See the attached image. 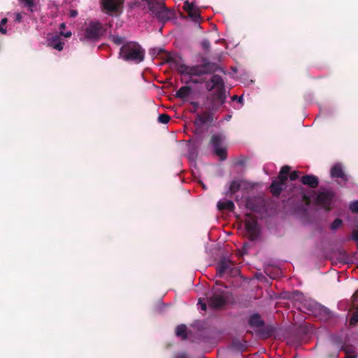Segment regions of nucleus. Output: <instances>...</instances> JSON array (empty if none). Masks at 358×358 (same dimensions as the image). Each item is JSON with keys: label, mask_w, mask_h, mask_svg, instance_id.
<instances>
[{"label": "nucleus", "mask_w": 358, "mask_h": 358, "mask_svg": "<svg viewBox=\"0 0 358 358\" xmlns=\"http://www.w3.org/2000/svg\"><path fill=\"white\" fill-rule=\"evenodd\" d=\"M206 87L209 92L215 90L207 97L209 103L203 108V112L196 113L194 124L197 132H201L203 126H210L213 123L215 113L225 103L227 99L224 82L220 76L213 74L209 81L206 82Z\"/></svg>", "instance_id": "1"}, {"label": "nucleus", "mask_w": 358, "mask_h": 358, "mask_svg": "<svg viewBox=\"0 0 358 358\" xmlns=\"http://www.w3.org/2000/svg\"><path fill=\"white\" fill-rule=\"evenodd\" d=\"M202 64L189 66L185 64H178L177 70L180 74L192 76H202L213 74L220 69L217 64L210 62L206 58H202Z\"/></svg>", "instance_id": "2"}, {"label": "nucleus", "mask_w": 358, "mask_h": 358, "mask_svg": "<svg viewBox=\"0 0 358 358\" xmlns=\"http://www.w3.org/2000/svg\"><path fill=\"white\" fill-rule=\"evenodd\" d=\"M145 50L136 41H127L120 48L118 57L129 63L139 64L145 59Z\"/></svg>", "instance_id": "3"}, {"label": "nucleus", "mask_w": 358, "mask_h": 358, "mask_svg": "<svg viewBox=\"0 0 358 358\" xmlns=\"http://www.w3.org/2000/svg\"><path fill=\"white\" fill-rule=\"evenodd\" d=\"M290 169L291 167L289 166H283L279 172L278 178L272 181L269 189L273 196H279L282 191L286 188Z\"/></svg>", "instance_id": "4"}, {"label": "nucleus", "mask_w": 358, "mask_h": 358, "mask_svg": "<svg viewBox=\"0 0 358 358\" xmlns=\"http://www.w3.org/2000/svg\"><path fill=\"white\" fill-rule=\"evenodd\" d=\"M216 272L217 275L220 278H222L224 274H227L230 277H236L240 274L241 271L234 262L223 258L218 262Z\"/></svg>", "instance_id": "5"}, {"label": "nucleus", "mask_w": 358, "mask_h": 358, "mask_svg": "<svg viewBox=\"0 0 358 358\" xmlns=\"http://www.w3.org/2000/svg\"><path fill=\"white\" fill-rule=\"evenodd\" d=\"M106 31V29L99 22H90L84 31V38L81 41H96Z\"/></svg>", "instance_id": "6"}, {"label": "nucleus", "mask_w": 358, "mask_h": 358, "mask_svg": "<svg viewBox=\"0 0 358 358\" xmlns=\"http://www.w3.org/2000/svg\"><path fill=\"white\" fill-rule=\"evenodd\" d=\"M228 300L227 292L224 289H214L212 295L208 298V306L213 309H220L224 306Z\"/></svg>", "instance_id": "7"}, {"label": "nucleus", "mask_w": 358, "mask_h": 358, "mask_svg": "<svg viewBox=\"0 0 358 358\" xmlns=\"http://www.w3.org/2000/svg\"><path fill=\"white\" fill-rule=\"evenodd\" d=\"M334 197L335 194L331 190L321 191L317 195L316 203L329 211L331 208V205Z\"/></svg>", "instance_id": "8"}, {"label": "nucleus", "mask_w": 358, "mask_h": 358, "mask_svg": "<svg viewBox=\"0 0 358 358\" xmlns=\"http://www.w3.org/2000/svg\"><path fill=\"white\" fill-rule=\"evenodd\" d=\"M124 0H101V6L108 15L120 13Z\"/></svg>", "instance_id": "9"}, {"label": "nucleus", "mask_w": 358, "mask_h": 358, "mask_svg": "<svg viewBox=\"0 0 358 358\" xmlns=\"http://www.w3.org/2000/svg\"><path fill=\"white\" fill-rule=\"evenodd\" d=\"M248 218H247L245 221V227L248 234L249 239L251 241H255L257 238L259 236V228L257 226V220L247 215Z\"/></svg>", "instance_id": "10"}, {"label": "nucleus", "mask_w": 358, "mask_h": 358, "mask_svg": "<svg viewBox=\"0 0 358 358\" xmlns=\"http://www.w3.org/2000/svg\"><path fill=\"white\" fill-rule=\"evenodd\" d=\"M249 183L243 180H233L231 182L229 190L226 192V196L231 197L235 193L241 189H248Z\"/></svg>", "instance_id": "11"}, {"label": "nucleus", "mask_w": 358, "mask_h": 358, "mask_svg": "<svg viewBox=\"0 0 358 358\" xmlns=\"http://www.w3.org/2000/svg\"><path fill=\"white\" fill-rule=\"evenodd\" d=\"M175 11L171 9H169L165 4L163 6L159 11L155 15L159 21L162 22H166L175 17Z\"/></svg>", "instance_id": "12"}, {"label": "nucleus", "mask_w": 358, "mask_h": 358, "mask_svg": "<svg viewBox=\"0 0 358 358\" xmlns=\"http://www.w3.org/2000/svg\"><path fill=\"white\" fill-rule=\"evenodd\" d=\"M301 182L312 189H315L319 185V178L314 175H305L301 177Z\"/></svg>", "instance_id": "13"}, {"label": "nucleus", "mask_w": 358, "mask_h": 358, "mask_svg": "<svg viewBox=\"0 0 358 358\" xmlns=\"http://www.w3.org/2000/svg\"><path fill=\"white\" fill-rule=\"evenodd\" d=\"M331 176L334 178H341L344 181L348 180V176L345 173L343 167L340 164H336L331 169Z\"/></svg>", "instance_id": "14"}, {"label": "nucleus", "mask_w": 358, "mask_h": 358, "mask_svg": "<svg viewBox=\"0 0 358 358\" xmlns=\"http://www.w3.org/2000/svg\"><path fill=\"white\" fill-rule=\"evenodd\" d=\"M217 209L220 211H230L233 212L235 209V205L231 200L219 201L217 203Z\"/></svg>", "instance_id": "15"}, {"label": "nucleus", "mask_w": 358, "mask_h": 358, "mask_svg": "<svg viewBox=\"0 0 358 358\" xmlns=\"http://www.w3.org/2000/svg\"><path fill=\"white\" fill-rule=\"evenodd\" d=\"M248 323L252 327L260 328L264 326V322L262 320L260 315L258 313H254L250 315Z\"/></svg>", "instance_id": "16"}, {"label": "nucleus", "mask_w": 358, "mask_h": 358, "mask_svg": "<svg viewBox=\"0 0 358 358\" xmlns=\"http://www.w3.org/2000/svg\"><path fill=\"white\" fill-rule=\"evenodd\" d=\"M64 44V42H62L58 36L52 37L49 41V45L59 51L63 50Z\"/></svg>", "instance_id": "17"}, {"label": "nucleus", "mask_w": 358, "mask_h": 358, "mask_svg": "<svg viewBox=\"0 0 358 358\" xmlns=\"http://www.w3.org/2000/svg\"><path fill=\"white\" fill-rule=\"evenodd\" d=\"M223 143V138L220 135L214 134L211 136L210 143L213 146V149L217 148H222Z\"/></svg>", "instance_id": "18"}, {"label": "nucleus", "mask_w": 358, "mask_h": 358, "mask_svg": "<svg viewBox=\"0 0 358 358\" xmlns=\"http://www.w3.org/2000/svg\"><path fill=\"white\" fill-rule=\"evenodd\" d=\"M192 92V88L189 86H182L176 92V97L185 99Z\"/></svg>", "instance_id": "19"}, {"label": "nucleus", "mask_w": 358, "mask_h": 358, "mask_svg": "<svg viewBox=\"0 0 358 358\" xmlns=\"http://www.w3.org/2000/svg\"><path fill=\"white\" fill-rule=\"evenodd\" d=\"M187 329L185 324L178 325L176 330L177 336L181 337L182 340H186L187 338Z\"/></svg>", "instance_id": "20"}, {"label": "nucleus", "mask_w": 358, "mask_h": 358, "mask_svg": "<svg viewBox=\"0 0 358 358\" xmlns=\"http://www.w3.org/2000/svg\"><path fill=\"white\" fill-rule=\"evenodd\" d=\"M19 2L23 7L27 8V10L31 13L36 9L34 0H19Z\"/></svg>", "instance_id": "21"}, {"label": "nucleus", "mask_w": 358, "mask_h": 358, "mask_svg": "<svg viewBox=\"0 0 358 358\" xmlns=\"http://www.w3.org/2000/svg\"><path fill=\"white\" fill-rule=\"evenodd\" d=\"M232 347L239 351H243L246 348L245 342H242L238 339H234L231 343Z\"/></svg>", "instance_id": "22"}, {"label": "nucleus", "mask_w": 358, "mask_h": 358, "mask_svg": "<svg viewBox=\"0 0 358 358\" xmlns=\"http://www.w3.org/2000/svg\"><path fill=\"white\" fill-rule=\"evenodd\" d=\"M215 154L218 156L220 159V160L224 161L227 157V150L225 148H217L216 149H214Z\"/></svg>", "instance_id": "23"}, {"label": "nucleus", "mask_w": 358, "mask_h": 358, "mask_svg": "<svg viewBox=\"0 0 358 358\" xmlns=\"http://www.w3.org/2000/svg\"><path fill=\"white\" fill-rule=\"evenodd\" d=\"M189 17L195 22H199L201 20V14L200 12L194 8L192 11L188 13Z\"/></svg>", "instance_id": "24"}, {"label": "nucleus", "mask_w": 358, "mask_h": 358, "mask_svg": "<svg viewBox=\"0 0 358 358\" xmlns=\"http://www.w3.org/2000/svg\"><path fill=\"white\" fill-rule=\"evenodd\" d=\"M110 38L113 41V43H115L117 45H120L121 44L123 45L124 43L127 42V41H125V38L124 37H122V36H120L111 35L110 36Z\"/></svg>", "instance_id": "25"}, {"label": "nucleus", "mask_w": 358, "mask_h": 358, "mask_svg": "<svg viewBox=\"0 0 358 358\" xmlns=\"http://www.w3.org/2000/svg\"><path fill=\"white\" fill-rule=\"evenodd\" d=\"M352 309H358V289L352 296Z\"/></svg>", "instance_id": "26"}, {"label": "nucleus", "mask_w": 358, "mask_h": 358, "mask_svg": "<svg viewBox=\"0 0 358 358\" xmlns=\"http://www.w3.org/2000/svg\"><path fill=\"white\" fill-rule=\"evenodd\" d=\"M171 120V117L165 113L160 114L158 117V122L162 124H167Z\"/></svg>", "instance_id": "27"}, {"label": "nucleus", "mask_w": 358, "mask_h": 358, "mask_svg": "<svg viewBox=\"0 0 358 358\" xmlns=\"http://www.w3.org/2000/svg\"><path fill=\"white\" fill-rule=\"evenodd\" d=\"M343 224V221L340 218H336L334 220V222L331 224V229L334 231L338 229Z\"/></svg>", "instance_id": "28"}, {"label": "nucleus", "mask_w": 358, "mask_h": 358, "mask_svg": "<svg viewBox=\"0 0 358 358\" xmlns=\"http://www.w3.org/2000/svg\"><path fill=\"white\" fill-rule=\"evenodd\" d=\"M354 311L352 313V317L350 320V324L351 325H355L358 323V309H352Z\"/></svg>", "instance_id": "29"}, {"label": "nucleus", "mask_w": 358, "mask_h": 358, "mask_svg": "<svg viewBox=\"0 0 358 358\" xmlns=\"http://www.w3.org/2000/svg\"><path fill=\"white\" fill-rule=\"evenodd\" d=\"M183 8L186 12H187V13H189L194 8V4L192 3H189L188 1H185L184 2Z\"/></svg>", "instance_id": "30"}, {"label": "nucleus", "mask_w": 358, "mask_h": 358, "mask_svg": "<svg viewBox=\"0 0 358 358\" xmlns=\"http://www.w3.org/2000/svg\"><path fill=\"white\" fill-rule=\"evenodd\" d=\"M301 196L302 201L306 204L309 205L310 203V197L306 194L304 191L301 192Z\"/></svg>", "instance_id": "31"}, {"label": "nucleus", "mask_w": 358, "mask_h": 358, "mask_svg": "<svg viewBox=\"0 0 358 358\" xmlns=\"http://www.w3.org/2000/svg\"><path fill=\"white\" fill-rule=\"evenodd\" d=\"M201 45L203 50H205L206 52H209L210 48V43L208 40H203L201 42Z\"/></svg>", "instance_id": "32"}, {"label": "nucleus", "mask_w": 358, "mask_h": 358, "mask_svg": "<svg viewBox=\"0 0 358 358\" xmlns=\"http://www.w3.org/2000/svg\"><path fill=\"white\" fill-rule=\"evenodd\" d=\"M288 176L289 177V179L292 181L296 180L299 177V171H294L289 173Z\"/></svg>", "instance_id": "33"}, {"label": "nucleus", "mask_w": 358, "mask_h": 358, "mask_svg": "<svg viewBox=\"0 0 358 358\" xmlns=\"http://www.w3.org/2000/svg\"><path fill=\"white\" fill-rule=\"evenodd\" d=\"M350 209L352 212L358 213V201H355L350 203Z\"/></svg>", "instance_id": "34"}, {"label": "nucleus", "mask_w": 358, "mask_h": 358, "mask_svg": "<svg viewBox=\"0 0 358 358\" xmlns=\"http://www.w3.org/2000/svg\"><path fill=\"white\" fill-rule=\"evenodd\" d=\"M246 158L245 157H241L239 159H238L236 162V165L243 166L245 165L246 162Z\"/></svg>", "instance_id": "35"}, {"label": "nucleus", "mask_w": 358, "mask_h": 358, "mask_svg": "<svg viewBox=\"0 0 358 358\" xmlns=\"http://www.w3.org/2000/svg\"><path fill=\"white\" fill-rule=\"evenodd\" d=\"M191 104L193 106V109L191 110V112L196 113L197 110L199 108V103L198 102H192Z\"/></svg>", "instance_id": "36"}, {"label": "nucleus", "mask_w": 358, "mask_h": 358, "mask_svg": "<svg viewBox=\"0 0 358 358\" xmlns=\"http://www.w3.org/2000/svg\"><path fill=\"white\" fill-rule=\"evenodd\" d=\"M352 238L358 244V231L354 230L352 232Z\"/></svg>", "instance_id": "37"}, {"label": "nucleus", "mask_w": 358, "mask_h": 358, "mask_svg": "<svg viewBox=\"0 0 358 358\" xmlns=\"http://www.w3.org/2000/svg\"><path fill=\"white\" fill-rule=\"evenodd\" d=\"M78 13L76 10H70L69 11V17H76L78 15Z\"/></svg>", "instance_id": "38"}, {"label": "nucleus", "mask_w": 358, "mask_h": 358, "mask_svg": "<svg viewBox=\"0 0 358 358\" xmlns=\"http://www.w3.org/2000/svg\"><path fill=\"white\" fill-rule=\"evenodd\" d=\"M204 80H202V79H193V78H191L189 80V82L194 83V84H199V83H202Z\"/></svg>", "instance_id": "39"}, {"label": "nucleus", "mask_w": 358, "mask_h": 358, "mask_svg": "<svg viewBox=\"0 0 358 358\" xmlns=\"http://www.w3.org/2000/svg\"><path fill=\"white\" fill-rule=\"evenodd\" d=\"M15 21L20 22L22 21V15L20 13H15Z\"/></svg>", "instance_id": "40"}, {"label": "nucleus", "mask_w": 358, "mask_h": 358, "mask_svg": "<svg viewBox=\"0 0 358 358\" xmlns=\"http://www.w3.org/2000/svg\"><path fill=\"white\" fill-rule=\"evenodd\" d=\"M199 303L201 305V308L203 310H206L207 306L206 303H202L201 300H199Z\"/></svg>", "instance_id": "41"}, {"label": "nucleus", "mask_w": 358, "mask_h": 358, "mask_svg": "<svg viewBox=\"0 0 358 358\" xmlns=\"http://www.w3.org/2000/svg\"><path fill=\"white\" fill-rule=\"evenodd\" d=\"M232 99H233V100H236V99H237V101H238L239 103H242V102H243V97H242V96H239V97H238V96H236V95H235V96H234L232 97Z\"/></svg>", "instance_id": "42"}, {"label": "nucleus", "mask_w": 358, "mask_h": 358, "mask_svg": "<svg viewBox=\"0 0 358 358\" xmlns=\"http://www.w3.org/2000/svg\"><path fill=\"white\" fill-rule=\"evenodd\" d=\"M0 32L3 34H6L7 33V29L2 27V24H0Z\"/></svg>", "instance_id": "43"}, {"label": "nucleus", "mask_w": 358, "mask_h": 358, "mask_svg": "<svg viewBox=\"0 0 358 358\" xmlns=\"http://www.w3.org/2000/svg\"><path fill=\"white\" fill-rule=\"evenodd\" d=\"M177 358H188L185 353H181L177 356Z\"/></svg>", "instance_id": "44"}, {"label": "nucleus", "mask_w": 358, "mask_h": 358, "mask_svg": "<svg viewBox=\"0 0 358 358\" xmlns=\"http://www.w3.org/2000/svg\"><path fill=\"white\" fill-rule=\"evenodd\" d=\"M8 22V19L6 17H4L1 20L0 24L2 25H5Z\"/></svg>", "instance_id": "45"}, {"label": "nucleus", "mask_w": 358, "mask_h": 358, "mask_svg": "<svg viewBox=\"0 0 358 358\" xmlns=\"http://www.w3.org/2000/svg\"><path fill=\"white\" fill-rule=\"evenodd\" d=\"M343 262L344 263H347L348 262L347 259H348V255H346V253H343Z\"/></svg>", "instance_id": "46"}, {"label": "nucleus", "mask_w": 358, "mask_h": 358, "mask_svg": "<svg viewBox=\"0 0 358 358\" xmlns=\"http://www.w3.org/2000/svg\"><path fill=\"white\" fill-rule=\"evenodd\" d=\"M342 350L345 351L346 354H348V353H350V352H352V351H350L349 350H348L345 347L343 346L342 347Z\"/></svg>", "instance_id": "47"}, {"label": "nucleus", "mask_w": 358, "mask_h": 358, "mask_svg": "<svg viewBox=\"0 0 358 358\" xmlns=\"http://www.w3.org/2000/svg\"><path fill=\"white\" fill-rule=\"evenodd\" d=\"M64 36L66 38L70 37L71 36V33L70 31H68L66 34H64Z\"/></svg>", "instance_id": "48"}, {"label": "nucleus", "mask_w": 358, "mask_h": 358, "mask_svg": "<svg viewBox=\"0 0 358 358\" xmlns=\"http://www.w3.org/2000/svg\"><path fill=\"white\" fill-rule=\"evenodd\" d=\"M167 60H168V62H175L174 59H173L171 56H169Z\"/></svg>", "instance_id": "49"}, {"label": "nucleus", "mask_w": 358, "mask_h": 358, "mask_svg": "<svg viewBox=\"0 0 358 358\" xmlns=\"http://www.w3.org/2000/svg\"><path fill=\"white\" fill-rule=\"evenodd\" d=\"M345 358H356V356L346 355Z\"/></svg>", "instance_id": "50"}, {"label": "nucleus", "mask_w": 358, "mask_h": 358, "mask_svg": "<svg viewBox=\"0 0 358 358\" xmlns=\"http://www.w3.org/2000/svg\"><path fill=\"white\" fill-rule=\"evenodd\" d=\"M60 27L61 28H64L65 27V24L64 23L61 24Z\"/></svg>", "instance_id": "51"}, {"label": "nucleus", "mask_w": 358, "mask_h": 358, "mask_svg": "<svg viewBox=\"0 0 358 358\" xmlns=\"http://www.w3.org/2000/svg\"><path fill=\"white\" fill-rule=\"evenodd\" d=\"M357 227H358V224H357Z\"/></svg>", "instance_id": "52"}]
</instances>
